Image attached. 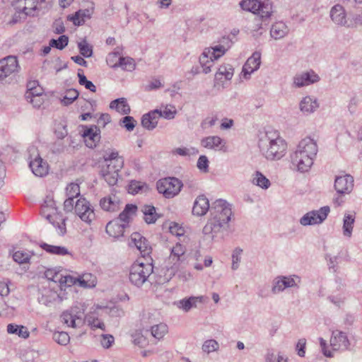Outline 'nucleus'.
Here are the masks:
<instances>
[{"label":"nucleus","mask_w":362,"mask_h":362,"mask_svg":"<svg viewBox=\"0 0 362 362\" xmlns=\"http://www.w3.org/2000/svg\"><path fill=\"white\" fill-rule=\"evenodd\" d=\"M79 95V93L74 88H70L65 93V95L61 100L62 103L64 105H69L75 101Z\"/></svg>","instance_id":"41"},{"label":"nucleus","mask_w":362,"mask_h":362,"mask_svg":"<svg viewBox=\"0 0 362 362\" xmlns=\"http://www.w3.org/2000/svg\"><path fill=\"white\" fill-rule=\"evenodd\" d=\"M259 148L264 156L270 160H279L284 156L287 143L277 131L268 130L259 141Z\"/></svg>","instance_id":"2"},{"label":"nucleus","mask_w":362,"mask_h":362,"mask_svg":"<svg viewBox=\"0 0 362 362\" xmlns=\"http://www.w3.org/2000/svg\"><path fill=\"white\" fill-rule=\"evenodd\" d=\"M61 286H71L78 283V278H74L71 276L66 275L64 276L62 274V281L59 282Z\"/></svg>","instance_id":"56"},{"label":"nucleus","mask_w":362,"mask_h":362,"mask_svg":"<svg viewBox=\"0 0 362 362\" xmlns=\"http://www.w3.org/2000/svg\"><path fill=\"white\" fill-rule=\"evenodd\" d=\"M85 320L88 325L90 326L92 329L99 328L103 331L105 330V324L98 320V317L94 313H88L85 317Z\"/></svg>","instance_id":"38"},{"label":"nucleus","mask_w":362,"mask_h":362,"mask_svg":"<svg viewBox=\"0 0 362 362\" xmlns=\"http://www.w3.org/2000/svg\"><path fill=\"white\" fill-rule=\"evenodd\" d=\"M53 339L57 344L65 346L69 342L70 337L66 332H56L53 334Z\"/></svg>","instance_id":"49"},{"label":"nucleus","mask_w":362,"mask_h":362,"mask_svg":"<svg viewBox=\"0 0 362 362\" xmlns=\"http://www.w3.org/2000/svg\"><path fill=\"white\" fill-rule=\"evenodd\" d=\"M30 255L29 253L25 252L23 250H18L13 255V259L18 264L26 263L29 261Z\"/></svg>","instance_id":"53"},{"label":"nucleus","mask_w":362,"mask_h":362,"mask_svg":"<svg viewBox=\"0 0 362 362\" xmlns=\"http://www.w3.org/2000/svg\"><path fill=\"white\" fill-rule=\"evenodd\" d=\"M197 168L204 172H207L209 168V160L206 156H201L197 161Z\"/></svg>","instance_id":"59"},{"label":"nucleus","mask_w":362,"mask_h":362,"mask_svg":"<svg viewBox=\"0 0 362 362\" xmlns=\"http://www.w3.org/2000/svg\"><path fill=\"white\" fill-rule=\"evenodd\" d=\"M126 225L119 223V220H112L106 226V233L112 237L118 238L123 236Z\"/></svg>","instance_id":"22"},{"label":"nucleus","mask_w":362,"mask_h":362,"mask_svg":"<svg viewBox=\"0 0 362 362\" xmlns=\"http://www.w3.org/2000/svg\"><path fill=\"white\" fill-rule=\"evenodd\" d=\"M57 211L55 202L52 197H47L41 206L42 216L54 225V217L57 216Z\"/></svg>","instance_id":"15"},{"label":"nucleus","mask_w":362,"mask_h":362,"mask_svg":"<svg viewBox=\"0 0 362 362\" xmlns=\"http://www.w3.org/2000/svg\"><path fill=\"white\" fill-rule=\"evenodd\" d=\"M61 319H62V322L64 324H66L68 326L71 327H76V320L77 319L76 316L73 315L69 311L66 310V311L63 312L62 314L61 315Z\"/></svg>","instance_id":"47"},{"label":"nucleus","mask_w":362,"mask_h":362,"mask_svg":"<svg viewBox=\"0 0 362 362\" xmlns=\"http://www.w3.org/2000/svg\"><path fill=\"white\" fill-rule=\"evenodd\" d=\"M132 240L134 241L137 249L144 256L148 255L151 251V247L146 238L138 233L132 235Z\"/></svg>","instance_id":"23"},{"label":"nucleus","mask_w":362,"mask_h":362,"mask_svg":"<svg viewBox=\"0 0 362 362\" xmlns=\"http://www.w3.org/2000/svg\"><path fill=\"white\" fill-rule=\"evenodd\" d=\"M41 247L51 254L58 255H66L69 254V251L65 247L55 246L47 243H43L41 245Z\"/></svg>","instance_id":"40"},{"label":"nucleus","mask_w":362,"mask_h":362,"mask_svg":"<svg viewBox=\"0 0 362 362\" xmlns=\"http://www.w3.org/2000/svg\"><path fill=\"white\" fill-rule=\"evenodd\" d=\"M252 183L256 185L257 186L267 189L270 185L271 182L269 179H267L262 173L259 171H256L252 177Z\"/></svg>","instance_id":"39"},{"label":"nucleus","mask_w":362,"mask_h":362,"mask_svg":"<svg viewBox=\"0 0 362 362\" xmlns=\"http://www.w3.org/2000/svg\"><path fill=\"white\" fill-rule=\"evenodd\" d=\"M106 165L108 167H110V168H113L116 170L119 171L124 165L123 158H116L115 160H110V161H108V163H106Z\"/></svg>","instance_id":"63"},{"label":"nucleus","mask_w":362,"mask_h":362,"mask_svg":"<svg viewBox=\"0 0 362 362\" xmlns=\"http://www.w3.org/2000/svg\"><path fill=\"white\" fill-rule=\"evenodd\" d=\"M222 143H223V139L218 136H207L201 141L202 145L209 149H217Z\"/></svg>","instance_id":"33"},{"label":"nucleus","mask_w":362,"mask_h":362,"mask_svg":"<svg viewBox=\"0 0 362 362\" xmlns=\"http://www.w3.org/2000/svg\"><path fill=\"white\" fill-rule=\"evenodd\" d=\"M66 195L67 197L75 198L80 195V187L78 184L71 182L66 187Z\"/></svg>","instance_id":"51"},{"label":"nucleus","mask_w":362,"mask_h":362,"mask_svg":"<svg viewBox=\"0 0 362 362\" xmlns=\"http://www.w3.org/2000/svg\"><path fill=\"white\" fill-rule=\"evenodd\" d=\"M290 157L293 168L300 173L308 172L313 165L315 158L297 148L291 154Z\"/></svg>","instance_id":"6"},{"label":"nucleus","mask_w":362,"mask_h":362,"mask_svg":"<svg viewBox=\"0 0 362 362\" xmlns=\"http://www.w3.org/2000/svg\"><path fill=\"white\" fill-rule=\"evenodd\" d=\"M210 213L211 217L203 228V233L211 235L214 238L215 234L228 228L232 211L226 201L218 199L213 203Z\"/></svg>","instance_id":"1"},{"label":"nucleus","mask_w":362,"mask_h":362,"mask_svg":"<svg viewBox=\"0 0 362 362\" xmlns=\"http://www.w3.org/2000/svg\"><path fill=\"white\" fill-rule=\"evenodd\" d=\"M329 211L327 206L321 207L319 210L309 211L300 219V223L304 226L320 224L327 218Z\"/></svg>","instance_id":"8"},{"label":"nucleus","mask_w":362,"mask_h":362,"mask_svg":"<svg viewBox=\"0 0 362 362\" xmlns=\"http://www.w3.org/2000/svg\"><path fill=\"white\" fill-rule=\"evenodd\" d=\"M355 222V216L346 214L343 219V235L345 237L351 238Z\"/></svg>","instance_id":"32"},{"label":"nucleus","mask_w":362,"mask_h":362,"mask_svg":"<svg viewBox=\"0 0 362 362\" xmlns=\"http://www.w3.org/2000/svg\"><path fill=\"white\" fill-rule=\"evenodd\" d=\"M141 211L144 215V221L148 224H152L160 218V215L156 213V208L152 205H144Z\"/></svg>","instance_id":"31"},{"label":"nucleus","mask_w":362,"mask_h":362,"mask_svg":"<svg viewBox=\"0 0 362 362\" xmlns=\"http://www.w3.org/2000/svg\"><path fill=\"white\" fill-rule=\"evenodd\" d=\"M153 272L152 264L134 263L129 272L130 281L137 287L141 286Z\"/></svg>","instance_id":"4"},{"label":"nucleus","mask_w":362,"mask_h":362,"mask_svg":"<svg viewBox=\"0 0 362 362\" xmlns=\"http://www.w3.org/2000/svg\"><path fill=\"white\" fill-rule=\"evenodd\" d=\"M137 210V207L134 204H128L124 209L120 213L119 217L116 220H119V223H124L126 226L129 221L130 215L134 214Z\"/></svg>","instance_id":"34"},{"label":"nucleus","mask_w":362,"mask_h":362,"mask_svg":"<svg viewBox=\"0 0 362 362\" xmlns=\"http://www.w3.org/2000/svg\"><path fill=\"white\" fill-rule=\"evenodd\" d=\"M74 210L80 218L88 224L95 218L93 209L85 198L81 197L76 201Z\"/></svg>","instance_id":"9"},{"label":"nucleus","mask_w":362,"mask_h":362,"mask_svg":"<svg viewBox=\"0 0 362 362\" xmlns=\"http://www.w3.org/2000/svg\"><path fill=\"white\" fill-rule=\"evenodd\" d=\"M169 231L173 235H175L176 236H181L183 235L185 230L182 227L180 226L176 223H171L169 226Z\"/></svg>","instance_id":"60"},{"label":"nucleus","mask_w":362,"mask_h":362,"mask_svg":"<svg viewBox=\"0 0 362 362\" xmlns=\"http://www.w3.org/2000/svg\"><path fill=\"white\" fill-rule=\"evenodd\" d=\"M260 64L261 54L259 52H255L243 65L242 73L244 78H248L252 72L259 68Z\"/></svg>","instance_id":"13"},{"label":"nucleus","mask_w":362,"mask_h":362,"mask_svg":"<svg viewBox=\"0 0 362 362\" xmlns=\"http://www.w3.org/2000/svg\"><path fill=\"white\" fill-rule=\"evenodd\" d=\"M45 276L54 282H59L62 281V274L59 269H48L45 272Z\"/></svg>","instance_id":"50"},{"label":"nucleus","mask_w":362,"mask_h":362,"mask_svg":"<svg viewBox=\"0 0 362 362\" xmlns=\"http://www.w3.org/2000/svg\"><path fill=\"white\" fill-rule=\"evenodd\" d=\"M86 146L93 148L100 140V130L96 126H91L85 129L82 134Z\"/></svg>","instance_id":"14"},{"label":"nucleus","mask_w":362,"mask_h":362,"mask_svg":"<svg viewBox=\"0 0 362 362\" xmlns=\"http://www.w3.org/2000/svg\"><path fill=\"white\" fill-rule=\"evenodd\" d=\"M78 83L80 85L85 86L86 88L90 90L91 92L95 93L96 91L95 86L87 79L86 76L83 73V70L79 69L78 72Z\"/></svg>","instance_id":"44"},{"label":"nucleus","mask_w":362,"mask_h":362,"mask_svg":"<svg viewBox=\"0 0 362 362\" xmlns=\"http://www.w3.org/2000/svg\"><path fill=\"white\" fill-rule=\"evenodd\" d=\"M93 10V6L86 9H80L74 15L68 16L67 18L69 21L73 22L74 25H82L87 19H90L91 18Z\"/></svg>","instance_id":"17"},{"label":"nucleus","mask_w":362,"mask_h":362,"mask_svg":"<svg viewBox=\"0 0 362 362\" xmlns=\"http://www.w3.org/2000/svg\"><path fill=\"white\" fill-rule=\"evenodd\" d=\"M100 206L107 211H117L119 209V201L116 197H104L100 199Z\"/></svg>","instance_id":"30"},{"label":"nucleus","mask_w":362,"mask_h":362,"mask_svg":"<svg viewBox=\"0 0 362 362\" xmlns=\"http://www.w3.org/2000/svg\"><path fill=\"white\" fill-rule=\"evenodd\" d=\"M182 261L179 257H177L175 255L170 253L168 265L166 266V271L164 274V277L163 280L160 281V284H164L165 282H168L176 274L177 272L180 264Z\"/></svg>","instance_id":"12"},{"label":"nucleus","mask_w":362,"mask_h":362,"mask_svg":"<svg viewBox=\"0 0 362 362\" xmlns=\"http://www.w3.org/2000/svg\"><path fill=\"white\" fill-rule=\"evenodd\" d=\"M209 210V202L204 195H199L196 199L192 208V213L198 216H203Z\"/></svg>","instance_id":"21"},{"label":"nucleus","mask_w":362,"mask_h":362,"mask_svg":"<svg viewBox=\"0 0 362 362\" xmlns=\"http://www.w3.org/2000/svg\"><path fill=\"white\" fill-rule=\"evenodd\" d=\"M78 47L81 55L86 58L90 57L93 54V48L86 41L83 40L78 43Z\"/></svg>","instance_id":"46"},{"label":"nucleus","mask_w":362,"mask_h":362,"mask_svg":"<svg viewBox=\"0 0 362 362\" xmlns=\"http://www.w3.org/2000/svg\"><path fill=\"white\" fill-rule=\"evenodd\" d=\"M122 100H119V104L117 108V112L123 114L127 115L130 112L131 109L128 103H127V100L124 98H120Z\"/></svg>","instance_id":"58"},{"label":"nucleus","mask_w":362,"mask_h":362,"mask_svg":"<svg viewBox=\"0 0 362 362\" xmlns=\"http://www.w3.org/2000/svg\"><path fill=\"white\" fill-rule=\"evenodd\" d=\"M240 5L243 10L259 16L262 20L270 18L273 12L269 0H243Z\"/></svg>","instance_id":"3"},{"label":"nucleus","mask_w":362,"mask_h":362,"mask_svg":"<svg viewBox=\"0 0 362 362\" xmlns=\"http://www.w3.org/2000/svg\"><path fill=\"white\" fill-rule=\"evenodd\" d=\"M119 66L127 71H132L135 68V63L131 57H119Z\"/></svg>","instance_id":"48"},{"label":"nucleus","mask_w":362,"mask_h":362,"mask_svg":"<svg viewBox=\"0 0 362 362\" xmlns=\"http://www.w3.org/2000/svg\"><path fill=\"white\" fill-rule=\"evenodd\" d=\"M7 332L9 334H16L19 337L27 339L29 337L30 333L28 328L23 325H16L13 324H9L7 325Z\"/></svg>","instance_id":"37"},{"label":"nucleus","mask_w":362,"mask_h":362,"mask_svg":"<svg viewBox=\"0 0 362 362\" xmlns=\"http://www.w3.org/2000/svg\"><path fill=\"white\" fill-rule=\"evenodd\" d=\"M214 59H210V56L204 51L199 57V62L203 68V72L208 74L211 71V66Z\"/></svg>","instance_id":"43"},{"label":"nucleus","mask_w":362,"mask_h":362,"mask_svg":"<svg viewBox=\"0 0 362 362\" xmlns=\"http://www.w3.org/2000/svg\"><path fill=\"white\" fill-rule=\"evenodd\" d=\"M96 278L90 273H86L78 277V284L83 288H92L95 286Z\"/></svg>","instance_id":"35"},{"label":"nucleus","mask_w":362,"mask_h":362,"mask_svg":"<svg viewBox=\"0 0 362 362\" xmlns=\"http://www.w3.org/2000/svg\"><path fill=\"white\" fill-rule=\"evenodd\" d=\"M19 68L16 57L8 56L0 60V81L4 80Z\"/></svg>","instance_id":"10"},{"label":"nucleus","mask_w":362,"mask_h":362,"mask_svg":"<svg viewBox=\"0 0 362 362\" xmlns=\"http://www.w3.org/2000/svg\"><path fill=\"white\" fill-rule=\"evenodd\" d=\"M296 148L315 158L318 151L316 141L310 137L303 139L298 144Z\"/></svg>","instance_id":"18"},{"label":"nucleus","mask_w":362,"mask_h":362,"mask_svg":"<svg viewBox=\"0 0 362 362\" xmlns=\"http://www.w3.org/2000/svg\"><path fill=\"white\" fill-rule=\"evenodd\" d=\"M320 80V77L313 71L303 72L296 74L293 78V83L297 87L308 86Z\"/></svg>","instance_id":"16"},{"label":"nucleus","mask_w":362,"mask_h":362,"mask_svg":"<svg viewBox=\"0 0 362 362\" xmlns=\"http://www.w3.org/2000/svg\"><path fill=\"white\" fill-rule=\"evenodd\" d=\"M223 41H227V46L224 45H216L211 49H208L206 53L210 56V59L212 58L216 60L223 56L226 52L230 48L232 41L228 37H223Z\"/></svg>","instance_id":"24"},{"label":"nucleus","mask_w":362,"mask_h":362,"mask_svg":"<svg viewBox=\"0 0 362 362\" xmlns=\"http://www.w3.org/2000/svg\"><path fill=\"white\" fill-rule=\"evenodd\" d=\"M233 76V69L231 65H221L215 75L216 81L221 80L224 76L226 80H230Z\"/></svg>","instance_id":"36"},{"label":"nucleus","mask_w":362,"mask_h":362,"mask_svg":"<svg viewBox=\"0 0 362 362\" xmlns=\"http://www.w3.org/2000/svg\"><path fill=\"white\" fill-rule=\"evenodd\" d=\"M151 334L156 339H161L168 332V326L164 323L153 325L151 327Z\"/></svg>","instance_id":"42"},{"label":"nucleus","mask_w":362,"mask_h":362,"mask_svg":"<svg viewBox=\"0 0 362 362\" xmlns=\"http://www.w3.org/2000/svg\"><path fill=\"white\" fill-rule=\"evenodd\" d=\"M69 42V37L66 35H61L58 39H52L49 40V45L58 49H63Z\"/></svg>","instance_id":"45"},{"label":"nucleus","mask_w":362,"mask_h":362,"mask_svg":"<svg viewBox=\"0 0 362 362\" xmlns=\"http://www.w3.org/2000/svg\"><path fill=\"white\" fill-rule=\"evenodd\" d=\"M346 14L344 7L339 4L334 6L330 11V17L332 21L339 25H346Z\"/></svg>","instance_id":"20"},{"label":"nucleus","mask_w":362,"mask_h":362,"mask_svg":"<svg viewBox=\"0 0 362 362\" xmlns=\"http://www.w3.org/2000/svg\"><path fill=\"white\" fill-rule=\"evenodd\" d=\"M30 151H33V153L29 157V167L33 173L40 177L47 175L49 171L48 163L40 156L37 149L33 148L30 150Z\"/></svg>","instance_id":"7"},{"label":"nucleus","mask_w":362,"mask_h":362,"mask_svg":"<svg viewBox=\"0 0 362 362\" xmlns=\"http://www.w3.org/2000/svg\"><path fill=\"white\" fill-rule=\"evenodd\" d=\"M25 0H14L13 1V6L18 13H23L26 16L27 6L24 4Z\"/></svg>","instance_id":"62"},{"label":"nucleus","mask_w":362,"mask_h":362,"mask_svg":"<svg viewBox=\"0 0 362 362\" xmlns=\"http://www.w3.org/2000/svg\"><path fill=\"white\" fill-rule=\"evenodd\" d=\"M203 298V296H191L188 298L180 300L177 302V305L185 312H188L192 308H197L198 303H202Z\"/></svg>","instance_id":"28"},{"label":"nucleus","mask_w":362,"mask_h":362,"mask_svg":"<svg viewBox=\"0 0 362 362\" xmlns=\"http://www.w3.org/2000/svg\"><path fill=\"white\" fill-rule=\"evenodd\" d=\"M120 123L123 124L124 127L129 132L134 129L136 126V121L131 116H125L120 120Z\"/></svg>","instance_id":"54"},{"label":"nucleus","mask_w":362,"mask_h":362,"mask_svg":"<svg viewBox=\"0 0 362 362\" xmlns=\"http://www.w3.org/2000/svg\"><path fill=\"white\" fill-rule=\"evenodd\" d=\"M330 344L334 350L344 348L347 349L349 345V339L345 333L339 331L332 332Z\"/></svg>","instance_id":"19"},{"label":"nucleus","mask_w":362,"mask_h":362,"mask_svg":"<svg viewBox=\"0 0 362 362\" xmlns=\"http://www.w3.org/2000/svg\"><path fill=\"white\" fill-rule=\"evenodd\" d=\"M144 187H146V185H142L141 182L137 181H132L129 186V192L132 194H136L139 191L142 190Z\"/></svg>","instance_id":"61"},{"label":"nucleus","mask_w":362,"mask_h":362,"mask_svg":"<svg viewBox=\"0 0 362 362\" xmlns=\"http://www.w3.org/2000/svg\"><path fill=\"white\" fill-rule=\"evenodd\" d=\"M158 110L144 114L141 117V125L148 130H153L158 124Z\"/></svg>","instance_id":"25"},{"label":"nucleus","mask_w":362,"mask_h":362,"mask_svg":"<svg viewBox=\"0 0 362 362\" xmlns=\"http://www.w3.org/2000/svg\"><path fill=\"white\" fill-rule=\"evenodd\" d=\"M24 4L27 6L26 16H34V12L37 8V0H25Z\"/></svg>","instance_id":"57"},{"label":"nucleus","mask_w":362,"mask_h":362,"mask_svg":"<svg viewBox=\"0 0 362 362\" xmlns=\"http://www.w3.org/2000/svg\"><path fill=\"white\" fill-rule=\"evenodd\" d=\"M243 252V250L237 247L233 250L232 255L233 263H232V269L235 270L238 268V263L240 262V255Z\"/></svg>","instance_id":"55"},{"label":"nucleus","mask_w":362,"mask_h":362,"mask_svg":"<svg viewBox=\"0 0 362 362\" xmlns=\"http://www.w3.org/2000/svg\"><path fill=\"white\" fill-rule=\"evenodd\" d=\"M289 29L282 21L275 23L270 30L272 37L279 40L284 37L288 33Z\"/></svg>","instance_id":"27"},{"label":"nucleus","mask_w":362,"mask_h":362,"mask_svg":"<svg viewBox=\"0 0 362 362\" xmlns=\"http://www.w3.org/2000/svg\"><path fill=\"white\" fill-rule=\"evenodd\" d=\"M55 134L59 139L65 138L68 134L66 127L62 124H59L55 129Z\"/></svg>","instance_id":"64"},{"label":"nucleus","mask_w":362,"mask_h":362,"mask_svg":"<svg viewBox=\"0 0 362 362\" xmlns=\"http://www.w3.org/2000/svg\"><path fill=\"white\" fill-rule=\"evenodd\" d=\"M354 187V178L350 175L337 176L334 182V188L338 194H349Z\"/></svg>","instance_id":"11"},{"label":"nucleus","mask_w":362,"mask_h":362,"mask_svg":"<svg viewBox=\"0 0 362 362\" xmlns=\"http://www.w3.org/2000/svg\"><path fill=\"white\" fill-rule=\"evenodd\" d=\"M182 186V182L174 177L159 180L156 183L158 192L163 194L168 199L173 198L178 194Z\"/></svg>","instance_id":"5"},{"label":"nucleus","mask_w":362,"mask_h":362,"mask_svg":"<svg viewBox=\"0 0 362 362\" xmlns=\"http://www.w3.org/2000/svg\"><path fill=\"white\" fill-rule=\"evenodd\" d=\"M218 348H219V344L214 339H208V340L205 341L202 345L203 351L208 353V354L217 351L218 349Z\"/></svg>","instance_id":"52"},{"label":"nucleus","mask_w":362,"mask_h":362,"mask_svg":"<svg viewBox=\"0 0 362 362\" xmlns=\"http://www.w3.org/2000/svg\"><path fill=\"white\" fill-rule=\"evenodd\" d=\"M319 107L317 100L310 96H306L303 98L300 103V110L306 114H310L315 111Z\"/></svg>","instance_id":"29"},{"label":"nucleus","mask_w":362,"mask_h":362,"mask_svg":"<svg viewBox=\"0 0 362 362\" xmlns=\"http://www.w3.org/2000/svg\"><path fill=\"white\" fill-rule=\"evenodd\" d=\"M119 171L113 168L103 166L100 170V175L110 186H114L118 180Z\"/></svg>","instance_id":"26"}]
</instances>
